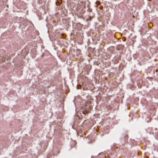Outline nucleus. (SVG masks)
I'll list each match as a JSON object with an SVG mask.
<instances>
[{
	"instance_id": "1",
	"label": "nucleus",
	"mask_w": 158,
	"mask_h": 158,
	"mask_svg": "<svg viewBox=\"0 0 158 158\" xmlns=\"http://www.w3.org/2000/svg\"><path fill=\"white\" fill-rule=\"evenodd\" d=\"M128 131L125 129H123L118 137V141L120 143L125 142L128 138Z\"/></svg>"
},
{
	"instance_id": "2",
	"label": "nucleus",
	"mask_w": 158,
	"mask_h": 158,
	"mask_svg": "<svg viewBox=\"0 0 158 158\" xmlns=\"http://www.w3.org/2000/svg\"><path fill=\"white\" fill-rule=\"evenodd\" d=\"M60 4V2L58 1L56 2V5L57 6H59Z\"/></svg>"
},
{
	"instance_id": "3",
	"label": "nucleus",
	"mask_w": 158,
	"mask_h": 158,
	"mask_svg": "<svg viewBox=\"0 0 158 158\" xmlns=\"http://www.w3.org/2000/svg\"><path fill=\"white\" fill-rule=\"evenodd\" d=\"M96 3L98 5H99L100 4V2H99V1H97L96 2Z\"/></svg>"
},
{
	"instance_id": "4",
	"label": "nucleus",
	"mask_w": 158,
	"mask_h": 158,
	"mask_svg": "<svg viewBox=\"0 0 158 158\" xmlns=\"http://www.w3.org/2000/svg\"><path fill=\"white\" fill-rule=\"evenodd\" d=\"M88 10L89 12H91L92 11V10L91 9H88Z\"/></svg>"
},
{
	"instance_id": "5",
	"label": "nucleus",
	"mask_w": 158,
	"mask_h": 158,
	"mask_svg": "<svg viewBox=\"0 0 158 158\" xmlns=\"http://www.w3.org/2000/svg\"><path fill=\"white\" fill-rule=\"evenodd\" d=\"M77 89H79V87H80V86H78V85H77Z\"/></svg>"
},
{
	"instance_id": "6",
	"label": "nucleus",
	"mask_w": 158,
	"mask_h": 158,
	"mask_svg": "<svg viewBox=\"0 0 158 158\" xmlns=\"http://www.w3.org/2000/svg\"><path fill=\"white\" fill-rule=\"evenodd\" d=\"M103 8V7L102 6V7H100V9H102Z\"/></svg>"
},
{
	"instance_id": "7",
	"label": "nucleus",
	"mask_w": 158,
	"mask_h": 158,
	"mask_svg": "<svg viewBox=\"0 0 158 158\" xmlns=\"http://www.w3.org/2000/svg\"><path fill=\"white\" fill-rule=\"evenodd\" d=\"M157 128H155V129L156 130H157Z\"/></svg>"
},
{
	"instance_id": "8",
	"label": "nucleus",
	"mask_w": 158,
	"mask_h": 158,
	"mask_svg": "<svg viewBox=\"0 0 158 158\" xmlns=\"http://www.w3.org/2000/svg\"><path fill=\"white\" fill-rule=\"evenodd\" d=\"M149 122V121H148V122Z\"/></svg>"
}]
</instances>
